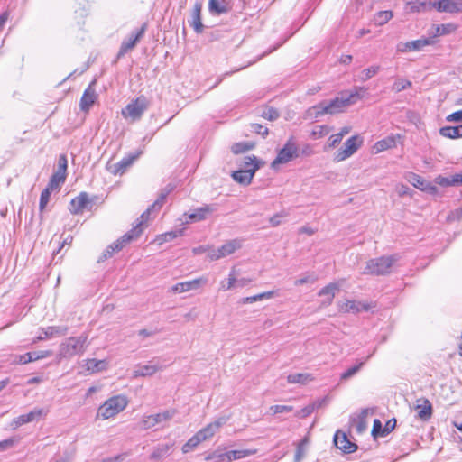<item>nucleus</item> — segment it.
<instances>
[{
  "mask_svg": "<svg viewBox=\"0 0 462 462\" xmlns=\"http://www.w3.org/2000/svg\"><path fill=\"white\" fill-rule=\"evenodd\" d=\"M399 260L397 254L381 256L370 259L363 271L364 274L369 275H387L391 273V268Z\"/></svg>",
  "mask_w": 462,
  "mask_h": 462,
  "instance_id": "obj_1",
  "label": "nucleus"
},
{
  "mask_svg": "<svg viewBox=\"0 0 462 462\" xmlns=\"http://www.w3.org/2000/svg\"><path fill=\"white\" fill-rule=\"evenodd\" d=\"M128 404V400L124 395H116L106 400L99 406L97 412V419H110L124 411Z\"/></svg>",
  "mask_w": 462,
  "mask_h": 462,
  "instance_id": "obj_2",
  "label": "nucleus"
},
{
  "mask_svg": "<svg viewBox=\"0 0 462 462\" xmlns=\"http://www.w3.org/2000/svg\"><path fill=\"white\" fill-rule=\"evenodd\" d=\"M86 336L70 337L60 345V358L70 359L77 355H82L86 349Z\"/></svg>",
  "mask_w": 462,
  "mask_h": 462,
  "instance_id": "obj_3",
  "label": "nucleus"
},
{
  "mask_svg": "<svg viewBox=\"0 0 462 462\" xmlns=\"http://www.w3.org/2000/svg\"><path fill=\"white\" fill-rule=\"evenodd\" d=\"M142 234V229L138 226H134L129 232L122 236L116 242L111 244L104 251L103 254L98 258V263L106 261L113 256L116 252L122 250L129 242L136 239Z\"/></svg>",
  "mask_w": 462,
  "mask_h": 462,
  "instance_id": "obj_4",
  "label": "nucleus"
},
{
  "mask_svg": "<svg viewBox=\"0 0 462 462\" xmlns=\"http://www.w3.org/2000/svg\"><path fill=\"white\" fill-rule=\"evenodd\" d=\"M149 107V101L144 96H140L129 103L123 110L122 116L135 122L141 119L143 113Z\"/></svg>",
  "mask_w": 462,
  "mask_h": 462,
  "instance_id": "obj_5",
  "label": "nucleus"
},
{
  "mask_svg": "<svg viewBox=\"0 0 462 462\" xmlns=\"http://www.w3.org/2000/svg\"><path fill=\"white\" fill-rule=\"evenodd\" d=\"M363 144V139L359 135H353L348 138L342 148L337 150L334 155V161L337 162L346 160L351 157Z\"/></svg>",
  "mask_w": 462,
  "mask_h": 462,
  "instance_id": "obj_6",
  "label": "nucleus"
},
{
  "mask_svg": "<svg viewBox=\"0 0 462 462\" xmlns=\"http://www.w3.org/2000/svg\"><path fill=\"white\" fill-rule=\"evenodd\" d=\"M299 156L298 147L292 138L288 140L283 148H282L276 156V158L271 163L273 169H276L278 165L289 162L294 158Z\"/></svg>",
  "mask_w": 462,
  "mask_h": 462,
  "instance_id": "obj_7",
  "label": "nucleus"
},
{
  "mask_svg": "<svg viewBox=\"0 0 462 462\" xmlns=\"http://www.w3.org/2000/svg\"><path fill=\"white\" fill-rule=\"evenodd\" d=\"M257 452L256 449H242V450H231L225 453L214 452L208 455L206 459L217 458L218 462H231L233 460L242 459L248 456L254 455Z\"/></svg>",
  "mask_w": 462,
  "mask_h": 462,
  "instance_id": "obj_8",
  "label": "nucleus"
},
{
  "mask_svg": "<svg viewBox=\"0 0 462 462\" xmlns=\"http://www.w3.org/2000/svg\"><path fill=\"white\" fill-rule=\"evenodd\" d=\"M175 413V410H168L154 415L144 416L140 421V428L142 430L151 429L162 421L170 420Z\"/></svg>",
  "mask_w": 462,
  "mask_h": 462,
  "instance_id": "obj_9",
  "label": "nucleus"
},
{
  "mask_svg": "<svg viewBox=\"0 0 462 462\" xmlns=\"http://www.w3.org/2000/svg\"><path fill=\"white\" fill-rule=\"evenodd\" d=\"M147 24L143 23L135 32H132L128 39L124 40L117 53V59H121L128 51H132L140 39L143 36Z\"/></svg>",
  "mask_w": 462,
  "mask_h": 462,
  "instance_id": "obj_10",
  "label": "nucleus"
},
{
  "mask_svg": "<svg viewBox=\"0 0 462 462\" xmlns=\"http://www.w3.org/2000/svg\"><path fill=\"white\" fill-rule=\"evenodd\" d=\"M208 282L205 277H199L191 281L179 282L171 287V291L175 293H182L189 291H196Z\"/></svg>",
  "mask_w": 462,
  "mask_h": 462,
  "instance_id": "obj_11",
  "label": "nucleus"
},
{
  "mask_svg": "<svg viewBox=\"0 0 462 462\" xmlns=\"http://www.w3.org/2000/svg\"><path fill=\"white\" fill-rule=\"evenodd\" d=\"M137 155H129L123 158L120 162L113 163L110 161L106 163V170L114 175H122L137 159Z\"/></svg>",
  "mask_w": 462,
  "mask_h": 462,
  "instance_id": "obj_12",
  "label": "nucleus"
},
{
  "mask_svg": "<svg viewBox=\"0 0 462 462\" xmlns=\"http://www.w3.org/2000/svg\"><path fill=\"white\" fill-rule=\"evenodd\" d=\"M92 201L87 192H80L79 196L75 197L70 201L69 211L73 215L81 214L84 209L88 206L91 208Z\"/></svg>",
  "mask_w": 462,
  "mask_h": 462,
  "instance_id": "obj_13",
  "label": "nucleus"
},
{
  "mask_svg": "<svg viewBox=\"0 0 462 462\" xmlns=\"http://www.w3.org/2000/svg\"><path fill=\"white\" fill-rule=\"evenodd\" d=\"M353 99L354 95H342L328 103L327 102L328 114L333 115L342 112L345 107L354 103Z\"/></svg>",
  "mask_w": 462,
  "mask_h": 462,
  "instance_id": "obj_14",
  "label": "nucleus"
},
{
  "mask_svg": "<svg viewBox=\"0 0 462 462\" xmlns=\"http://www.w3.org/2000/svg\"><path fill=\"white\" fill-rule=\"evenodd\" d=\"M406 180L412 184L415 188L422 190L427 191L430 194H434L437 192V188L433 186L431 183L428 182L426 180H424L421 176L410 172L406 176Z\"/></svg>",
  "mask_w": 462,
  "mask_h": 462,
  "instance_id": "obj_15",
  "label": "nucleus"
},
{
  "mask_svg": "<svg viewBox=\"0 0 462 462\" xmlns=\"http://www.w3.org/2000/svg\"><path fill=\"white\" fill-rule=\"evenodd\" d=\"M335 446L345 453H353L357 449L356 444L351 442L346 434L337 430L334 436Z\"/></svg>",
  "mask_w": 462,
  "mask_h": 462,
  "instance_id": "obj_16",
  "label": "nucleus"
},
{
  "mask_svg": "<svg viewBox=\"0 0 462 462\" xmlns=\"http://www.w3.org/2000/svg\"><path fill=\"white\" fill-rule=\"evenodd\" d=\"M95 81H93L84 91L80 102L79 106L80 109L84 112H88L90 107L95 104L97 95L96 93L95 88H93Z\"/></svg>",
  "mask_w": 462,
  "mask_h": 462,
  "instance_id": "obj_17",
  "label": "nucleus"
},
{
  "mask_svg": "<svg viewBox=\"0 0 462 462\" xmlns=\"http://www.w3.org/2000/svg\"><path fill=\"white\" fill-rule=\"evenodd\" d=\"M225 418H219L214 422L208 424L203 429L199 430L197 434L201 441H205L215 435V433L226 423Z\"/></svg>",
  "mask_w": 462,
  "mask_h": 462,
  "instance_id": "obj_18",
  "label": "nucleus"
},
{
  "mask_svg": "<svg viewBox=\"0 0 462 462\" xmlns=\"http://www.w3.org/2000/svg\"><path fill=\"white\" fill-rule=\"evenodd\" d=\"M433 8L439 12L462 13V2L455 0H439L433 2Z\"/></svg>",
  "mask_w": 462,
  "mask_h": 462,
  "instance_id": "obj_19",
  "label": "nucleus"
},
{
  "mask_svg": "<svg viewBox=\"0 0 462 462\" xmlns=\"http://www.w3.org/2000/svg\"><path fill=\"white\" fill-rule=\"evenodd\" d=\"M259 169V165H254V168L241 169L235 171L232 173L233 179L243 185H249L252 182L255 171Z\"/></svg>",
  "mask_w": 462,
  "mask_h": 462,
  "instance_id": "obj_20",
  "label": "nucleus"
},
{
  "mask_svg": "<svg viewBox=\"0 0 462 462\" xmlns=\"http://www.w3.org/2000/svg\"><path fill=\"white\" fill-rule=\"evenodd\" d=\"M217 210L216 205H204L196 208L192 213L188 215V218L191 222H199L206 219L208 215Z\"/></svg>",
  "mask_w": 462,
  "mask_h": 462,
  "instance_id": "obj_21",
  "label": "nucleus"
},
{
  "mask_svg": "<svg viewBox=\"0 0 462 462\" xmlns=\"http://www.w3.org/2000/svg\"><path fill=\"white\" fill-rule=\"evenodd\" d=\"M201 10H202V4L200 2H197L194 5L192 14H191V21L189 22V24L191 27H193L194 31L197 33H201L203 32V24L201 22Z\"/></svg>",
  "mask_w": 462,
  "mask_h": 462,
  "instance_id": "obj_22",
  "label": "nucleus"
},
{
  "mask_svg": "<svg viewBox=\"0 0 462 462\" xmlns=\"http://www.w3.org/2000/svg\"><path fill=\"white\" fill-rule=\"evenodd\" d=\"M160 369L161 366H159L158 364H154L153 361H150L149 364L144 365H138L133 372V376L135 378L140 376H151Z\"/></svg>",
  "mask_w": 462,
  "mask_h": 462,
  "instance_id": "obj_23",
  "label": "nucleus"
},
{
  "mask_svg": "<svg viewBox=\"0 0 462 462\" xmlns=\"http://www.w3.org/2000/svg\"><path fill=\"white\" fill-rule=\"evenodd\" d=\"M166 196L167 194H162L159 199L141 215L137 219L138 223L135 226L143 230V225L148 220L151 212L159 209L162 206Z\"/></svg>",
  "mask_w": 462,
  "mask_h": 462,
  "instance_id": "obj_24",
  "label": "nucleus"
},
{
  "mask_svg": "<svg viewBox=\"0 0 462 462\" xmlns=\"http://www.w3.org/2000/svg\"><path fill=\"white\" fill-rule=\"evenodd\" d=\"M69 328L67 326H50L43 329L44 336H39L38 341L44 340L46 338L61 337L68 334Z\"/></svg>",
  "mask_w": 462,
  "mask_h": 462,
  "instance_id": "obj_25",
  "label": "nucleus"
},
{
  "mask_svg": "<svg viewBox=\"0 0 462 462\" xmlns=\"http://www.w3.org/2000/svg\"><path fill=\"white\" fill-rule=\"evenodd\" d=\"M435 42L432 38H420L415 41L407 42L404 43V48L399 49L401 51H420L425 46L433 44Z\"/></svg>",
  "mask_w": 462,
  "mask_h": 462,
  "instance_id": "obj_26",
  "label": "nucleus"
},
{
  "mask_svg": "<svg viewBox=\"0 0 462 462\" xmlns=\"http://www.w3.org/2000/svg\"><path fill=\"white\" fill-rule=\"evenodd\" d=\"M406 8L411 13H420L433 9V2L431 1H420V0H410L406 2Z\"/></svg>",
  "mask_w": 462,
  "mask_h": 462,
  "instance_id": "obj_27",
  "label": "nucleus"
},
{
  "mask_svg": "<svg viewBox=\"0 0 462 462\" xmlns=\"http://www.w3.org/2000/svg\"><path fill=\"white\" fill-rule=\"evenodd\" d=\"M51 355H52V352L51 350L29 352V353H25L23 355L19 356L18 362L20 364H28L32 361H36L39 359H42V358L51 356Z\"/></svg>",
  "mask_w": 462,
  "mask_h": 462,
  "instance_id": "obj_28",
  "label": "nucleus"
},
{
  "mask_svg": "<svg viewBox=\"0 0 462 462\" xmlns=\"http://www.w3.org/2000/svg\"><path fill=\"white\" fill-rule=\"evenodd\" d=\"M328 114V108L326 101H322L306 111L307 119H317L318 117Z\"/></svg>",
  "mask_w": 462,
  "mask_h": 462,
  "instance_id": "obj_29",
  "label": "nucleus"
},
{
  "mask_svg": "<svg viewBox=\"0 0 462 462\" xmlns=\"http://www.w3.org/2000/svg\"><path fill=\"white\" fill-rule=\"evenodd\" d=\"M242 243L243 241L241 239L236 238L229 240L222 246H220L218 249L222 258L232 254L236 250L240 249L242 247Z\"/></svg>",
  "mask_w": 462,
  "mask_h": 462,
  "instance_id": "obj_30",
  "label": "nucleus"
},
{
  "mask_svg": "<svg viewBox=\"0 0 462 462\" xmlns=\"http://www.w3.org/2000/svg\"><path fill=\"white\" fill-rule=\"evenodd\" d=\"M338 290H339L338 285L334 282H331V283L328 284L327 286H325L324 288H322L319 291V296L327 297V299L323 300L322 304L326 305V306L330 305L333 301L336 292Z\"/></svg>",
  "mask_w": 462,
  "mask_h": 462,
  "instance_id": "obj_31",
  "label": "nucleus"
},
{
  "mask_svg": "<svg viewBox=\"0 0 462 462\" xmlns=\"http://www.w3.org/2000/svg\"><path fill=\"white\" fill-rule=\"evenodd\" d=\"M368 410L364 409L356 418L352 419V425L356 428L357 433H363L367 427L366 418Z\"/></svg>",
  "mask_w": 462,
  "mask_h": 462,
  "instance_id": "obj_32",
  "label": "nucleus"
},
{
  "mask_svg": "<svg viewBox=\"0 0 462 462\" xmlns=\"http://www.w3.org/2000/svg\"><path fill=\"white\" fill-rule=\"evenodd\" d=\"M457 30V26L453 23H446L439 25H433L431 34L432 40L437 36L449 34Z\"/></svg>",
  "mask_w": 462,
  "mask_h": 462,
  "instance_id": "obj_33",
  "label": "nucleus"
},
{
  "mask_svg": "<svg viewBox=\"0 0 462 462\" xmlns=\"http://www.w3.org/2000/svg\"><path fill=\"white\" fill-rule=\"evenodd\" d=\"M173 445V443L158 445L151 454V459L161 460L167 457Z\"/></svg>",
  "mask_w": 462,
  "mask_h": 462,
  "instance_id": "obj_34",
  "label": "nucleus"
},
{
  "mask_svg": "<svg viewBox=\"0 0 462 462\" xmlns=\"http://www.w3.org/2000/svg\"><path fill=\"white\" fill-rule=\"evenodd\" d=\"M341 310L345 312L358 313L361 310H367L368 306L356 300H346L342 306Z\"/></svg>",
  "mask_w": 462,
  "mask_h": 462,
  "instance_id": "obj_35",
  "label": "nucleus"
},
{
  "mask_svg": "<svg viewBox=\"0 0 462 462\" xmlns=\"http://www.w3.org/2000/svg\"><path fill=\"white\" fill-rule=\"evenodd\" d=\"M439 134L447 138L456 139L462 137V125L457 126H444L439 129Z\"/></svg>",
  "mask_w": 462,
  "mask_h": 462,
  "instance_id": "obj_36",
  "label": "nucleus"
},
{
  "mask_svg": "<svg viewBox=\"0 0 462 462\" xmlns=\"http://www.w3.org/2000/svg\"><path fill=\"white\" fill-rule=\"evenodd\" d=\"M208 10L211 14H222L228 12L225 0H209Z\"/></svg>",
  "mask_w": 462,
  "mask_h": 462,
  "instance_id": "obj_37",
  "label": "nucleus"
},
{
  "mask_svg": "<svg viewBox=\"0 0 462 462\" xmlns=\"http://www.w3.org/2000/svg\"><path fill=\"white\" fill-rule=\"evenodd\" d=\"M106 362L105 360L88 359L86 361V370L90 373H97L106 369Z\"/></svg>",
  "mask_w": 462,
  "mask_h": 462,
  "instance_id": "obj_38",
  "label": "nucleus"
},
{
  "mask_svg": "<svg viewBox=\"0 0 462 462\" xmlns=\"http://www.w3.org/2000/svg\"><path fill=\"white\" fill-rule=\"evenodd\" d=\"M274 295H275L274 291H265V292H262V293H259V294H256V295H254V296L243 298L241 300V302L243 304L254 303V302L258 301V300L272 299V298L274 297Z\"/></svg>",
  "mask_w": 462,
  "mask_h": 462,
  "instance_id": "obj_39",
  "label": "nucleus"
},
{
  "mask_svg": "<svg viewBox=\"0 0 462 462\" xmlns=\"http://www.w3.org/2000/svg\"><path fill=\"white\" fill-rule=\"evenodd\" d=\"M393 16V14L390 10L377 12L374 15V23L377 26H382L388 23Z\"/></svg>",
  "mask_w": 462,
  "mask_h": 462,
  "instance_id": "obj_40",
  "label": "nucleus"
},
{
  "mask_svg": "<svg viewBox=\"0 0 462 462\" xmlns=\"http://www.w3.org/2000/svg\"><path fill=\"white\" fill-rule=\"evenodd\" d=\"M66 180V174H63V172L55 171L47 185V187L52 190L57 189L60 188V185L64 183Z\"/></svg>",
  "mask_w": 462,
  "mask_h": 462,
  "instance_id": "obj_41",
  "label": "nucleus"
},
{
  "mask_svg": "<svg viewBox=\"0 0 462 462\" xmlns=\"http://www.w3.org/2000/svg\"><path fill=\"white\" fill-rule=\"evenodd\" d=\"M417 409H419L418 416L420 419L427 420L431 417L432 406L429 400L425 399L424 405H418Z\"/></svg>",
  "mask_w": 462,
  "mask_h": 462,
  "instance_id": "obj_42",
  "label": "nucleus"
},
{
  "mask_svg": "<svg viewBox=\"0 0 462 462\" xmlns=\"http://www.w3.org/2000/svg\"><path fill=\"white\" fill-rule=\"evenodd\" d=\"M48 412H49L48 409L34 408L29 413L25 414V416H26V420H28V422H32V421L40 420L42 417L46 416Z\"/></svg>",
  "mask_w": 462,
  "mask_h": 462,
  "instance_id": "obj_43",
  "label": "nucleus"
},
{
  "mask_svg": "<svg viewBox=\"0 0 462 462\" xmlns=\"http://www.w3.org/2000/svg\"><path fill=\"white\" fill-rule=\"evenodd\" d=\"M395 145H396V142H395L394 137L389 136L385 139L378 141L375 143L374 147L376 148L377 152H382V151H384L387 149L393 148V147H395Z\"/></svg>",
  "mask_w": 462,
  "mask_h": 462,
  "instance_id": "obj_44",
  "label": "nucleus"
},
{
  "mask_svg": "<svg viewBox=\"0 0 462 462\" xmlns=\"http://www.w3.org/2000/svg\"><path fill=\"white\" fill-rule=\"evenodd\" d=\"M201 439L199 437V435L196 433L194 436H192L183 446H182V452L184 454L189 453L192 451L195 448L199 446V443H201Z\"/></svg>",
  "mask_w": 462,
  "mask_h": 462,
  "instance_id": "obj_45",
  "label": "nucleus"
},
{
  "mask_svg": "<svg viewBox=\"0 0 462 462\" xmlns=\"http://www.w3.org/2000/svg\"><path fill=\"white\" fill-rule=\"evenodd\" d=\"M287 380L290 383L304 384L308 381L312 380V378H311L310 374H293L288 375Z\"/></svg>",
  "mask_w": 462,
  "mask_h": 462,
  "instance_id": "obj_46",
  "label": "nucleus"
},
{
  "mask_svg": "<svg viewBox=\"0 0 462 462\" xmlns=\"http://www.w3.org/2000/svg\"><path fill=\"white\" fill-rule=\"evenodd\" d=\"M254 148V143L249 142H241V143H236L232 145V152L235 154L243 153L246 151L252 150Z\"/></svg>",
  "mask_w": 462,
  "mask_h": 462,
  "instance_id": "obj_47",
  "label": "nucleus"
},
{
  "mask_svg": "<svg viewBox=\"0 0 462 462\" xmlns=\"http://www.w3.org/2000/svg\"><path fill=\"white\" fill-rule=\"evenodd\" d=\"M411 86V81L404 79H397L392 86V90L399 93L404 89L410 88Z\"/></svg>",
  "mask_w": 462,
  "mask_h": 462,
  "instance_id": "obj_48",
  "label": "nucleus"
},
{
  "mask_svg": "<svg viewBox=\"0 0 462 462\" xmlns=\"http://www.w3.org/2000/svg\"><path fill=\"white\" fill-rule=\"evenodd\" d=\"M380 69L381 67L379 65H374L367 69H365L361 72L360 80L365 82L370 79L372 77L375 76L379 72Z\"/></svg>",
  "mask_w": 462,
  "mask_h": 462,
  "instance_id": "obj_49",
  "label": "nucleus"
},
{
  "mask_svg": "<svg viewBox=\"0 0 462 462\" xmlns=\"http://www.w3.org/2000/svg\"><path fill=\"white\" fill-rule=\"evenodd\" d=\"M366 360L365 361H361L359 362L357 365L348 368L346 372H344L341 375H340V380L341 381H346L348 380L349 378L353 377L360 369L361 367L364 365V364L365 363Z\"/></svg>",
  "mask_w": 462,
  "mask_h": 462,
  "instance_id": "obj_50",
  "label": "nucleus"
},
{
  "mask_svg": "<svg viewBox=\"0 0 462 462\" xmlns=\"http://www.w3.org/2000/svg\"><path fill=\"white\" fill-rule=\"evenodd\" d=\"M181 235L182 230L171 231L158 236L156 241L158 242L159 245H162V243L171 241Z\"/></svg>",
  "mask_w": 462,
  "mask_h": 462,
  "instance_id": "obj_51",
  "label": "nucleus"
},
{
  "mask_svg": "<svg viewBox=\"0 0 462 462\" xmlns=\"http://www.w3.org/2000/svg\"><path fill=\"white\" fill-rule=\"evenodd\" d=\"M308 444V439L304 438L298 444L296 453L294 456V462H300L301 459L305 457V446Z\"/></svg>",
  "mask_w": 462,
  "mask_h": 462,
  "instance_id": "obj_52",
  "label": "nucleus"
},
{
  "mask_svg": "<svg viewBox=\"0 0 462 462\" xmlns=\"http://www.w3.org/2000/svg\"><path fill=\"white\" fill-rule=\"evenodd\" d=\"M53 190L46 187L41 193L40 197V203H39V208L41 211H42L45 207L47 206L51 194Z\"/></svg>",
  "mask_w": 462,
  "mask_h": 462,
  "instance_id": "obj_53",
  "label": "nucleus"
},
{
  "mask_svg": "<svg viewBox=\"0 0 462 462\" xmlns=\"http://www.w3.org/2000/svg\"><path fill=\"white\" fill-rule=\"evenodd\" d=\"M261 116L269 121H274L278 119L280 114L275 108L267 107L262 111Z\"/></svg>",
  "mask_w": 462,
  "mask_h": 462,
  "instance_id": "obj_54",
  "label": "nucleus"
},
{
  "mask_svg": "<svg viewBox=\"0 0 462 462\" xmlns=\"http://www.w3.org/2000/svg\"><path fill=\"white\" fill-rule=\"evenodd\" d=\"M254 165H259V168L262 165V162L259 161L256 158V156L252 155V156L245 157V160H244V162H243L244 169L254 168Z\"/></svg>",
  "mask_w": 462,
  "mask_h": 462,
  "instance_id": "obj_55",
  "label": "nucleus"
},
{
  "mask_svg": "<svg viewBox=\"0 0 462 462\" xmlns=\"http://www.w3.org/2000/svg\"><path fill=\"white\" fill-rule=\"evenodd\" d=\"M235 285H236V278L233 272L229 273L226 282H221V289L225 291L232 289Z\"/></svg>",
  "mask_w": 462,
  "mask_h": 462,
  "instance_id": "obj_56",
  "label": "nucleus"
},
{
  "mask_svg": "<svg viewBox=\"0 0 462 462\" xmlns=\"http://www.w3.org/2000/svg\"><path fill=\"white\" fill-rule=\"evenodd\" d=\"M250 127L252 132L261 134L263 137H266L268 135V128L260 124H251Z\"/></svg>",
  "mask_w": 462,
  "mask_h": 462,
  "instance_id": "obj_57",
  "label": "nucleus"
},
{
  "mask_svg": "<svg viewBox=\"0 0 462 462\" xmlns=\"http://www.w3.org/2000/svg\"><path fill=\"white\" fill-rule=\"evenodd\" d=\"M270 410L274 413H282V412H291L293 408L292 406L288 405H273L271 406Z\"/></svg>",
  "mask_w": 462,
  "mask_h": 462,
  "instance_id": "obj_58",
  "label": "nucleus"
},
{
  "mask_svg": "<svg viewBox=\"0 0 462 462\" xmlns=\"http://www.w3.org/2000/svg\"><path fill=\"white\" fill-rule=\"evenodd\" d=\"M435 180L437 184L443 187L454 186L453 179H451V177H444L439 175L436 178Z\"/></svg>",
  "mask_w": 462,
  "mask_h": 462,
  "instance_id": "obj_59",
  "label": "nucleus"
},
{
  "mask_svg": "<svg viewBox=\"0 0 462 462\" xmlns=\"http://www.w3.org/2000/svg\"><path fill=\"white\" fill-rule=\"evenodd\" d=\"M68 167V161L64 154L60 155L58 160V170L56 171L63 172V174H66Z\"/></svg>",
  "mask_w": 462,
  "mask_h": 462,
  "instance_id": "obj_60",
  "label": "nucleus"
},
{
  "mask_svg": "<svg viewBox=\"0 0 462 462\" xmlns=\"http://www.w3.org/2000/svg\"><path fill=\"white\" fill-rule=\"evenodd\" d=\"M342 141V135L335 134H332L328 141V148H335Z\"/></svg>",
  "mask_w": 462,
  "mask_h": 462,
  "instance_id": "obj_61",
  "label": "nucleus"
},
{
  "mask_svg": "<svg viewBox=\"0 0 462 462\" xmlns=\"http://www.w3.org/2000/svg\"><path fill=\"white\" fill-rule=\"evenodd\" d=\"M395 426H396V420H395V419H391V420H389L385 423V425H384V427H383V430H382V436H385V435H387L388 433H390L392 430H393V429L395 428Z\"/></svg>",
  "mask_w": 462,
  "mask_h": 462,
  "instance_id": "obj_62",
  "label": "nucleus"
},
{
  "mask_svg": "<svg viewBox=\"0 0 462 462\" xmlns=\"http://www.w3.org/2000/svg\"><path fill=\"white\" fill-rule=\"evenodd\" d=\"M448 122L462 123V110L456 111L446 117Z\"/></svg>",
  "mask_w": 462,
  "mask_h": 462,
  "instance_id": "obj_63",
  "label": "nucleus"
},
{
  "mask_svg": "<svg viewBox=\"0 0 462 462\" xmlns=\"http://www.w3.org/2000/svg\"><path fill=\"white\" fill-rule=\"evenodd\" d=\"M396 191L400 197L411 195V189L408 186L402 183L396 185Z\"/></svg>",
  "mask_w": 462,
  "mask_h": 462,
  "instance_id": "obj_64",
  "label": "nucleus"
}]
</instances>
